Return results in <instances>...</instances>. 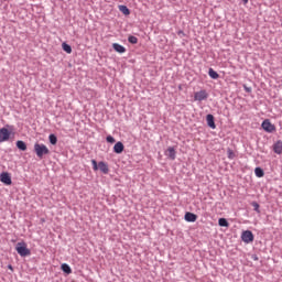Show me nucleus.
Masks as SVG:
<instances>
[{
	"label": "nucleus",
	"mask_w": 282,
	"mask_h": 282,
	"mask_svg": "<svg viewBox=\"0 0 282 282\" xmlns=\"http://www.w3.org/2000/svg\"><path fill=\"white\" fill-rule=\"evenodd\" d=\"M165 155L167 158H170V160H175L176 155H177V152L175 151V148L173 147H170L167 148L166 152H165Z\"/></svg>",
	"instance_id": "9b49d317"
},
{
	"label": "nucleus",
	"mask_w": 282,
	"mask_h": 282,
	"mask_svg": "<svg viewBox=\"0 0 282 282\" xmlns=\"http://www.w3.org/2000/svg\"><path fill=\"white\" fill-rule=\"evenodd\" d=\"M251 206H253V210H254L256 213H261V209H259V208H261V206L259 205V203L252 202V203H251Z\"/></svg>",
	"instance_id": "b1692460"
},
{
	"label": "nucleus",
	"mask_w": 282,
	"mask_h": 282,
	"mask_svg": "<svg viewBox=\"0 0 282 282\" xmlns=\"http://www.w3.org/2000/svg\"><path fill=\"white\" fill-rule=\"evenodd\" d=\"M106 142H108L109 144H113L116 142V139L113 137H111V135H108L106 138Z\"/></svg>",
	"instance_id": "a878e982"
},
{
	"label": "nucleus",
	"mask_w": 282,
	"mask_h": 282,
	"mask_svg": "<svg viewBox=\"0 0 282 282\" xmlns=\"http://www.w3.org/2000/svg\"><path fill=\"white\" fill-rule=\"evenodd\" d=\"M243 89L247 94H252V87H248L247 85H243Z\"/></svg>",
	"instance_id": "bb28decb"
},
{
	"label": "nucleus",
	"mask_w": 282,
	"mask_h": 282,
	"mask_svg": "<svg viewBox=\"0 0 282 282\" xmlns=\"http://www.w3.org/2000/svg\"><path fill=\"white\" fill-rule=\"evenodd\" d=\"M206 122L209 129H217V124H215V116L212 113L206 116Z\"/></svg>",
	"instance_id": "1a4fd4ad"
},
{
	"label": "nucleus",
	"mask_w": 282,
	"mask_h": 282,
	"mask_svg": "<svg viewBox=\"0 0 282 282\" xmlns=\"http://www.w3.org/2000/svg\"><path fill=\"white\" fill-rule=\"evenodd\" d=\"M273 152L276 153V155H281L282 153V141L279 140L273 144Z\"/></svg>",
	"instance_id": "4468645a"
},
{
	"label": "nucleus",
	"mask_w": 282,
	"mask_h": 282,
	"mask_svg": "<svg viewBox=\"0 0 282 282\" xmlns=\"http://www.w3.org/2000/svg\"><path fill=\"white\" fill-rule=\"evenodd\" d=\"M185 221H189L191 224H195L197 221V215L191 212H186L184 216Z\"/></svg>",
	"instance_id": "9d476101"
},
{
	"label": "nucleus",
	"mask_w": 282,
	"mask_h": 282,
	"mask_svg": "<svg viewBox=\"0 0 282 282\" xmlns=\"http://www.w3.org/2000/svg\"><path fill=\"white\" fill-rule=\"evenodd\" d=\"M242 1H243V3H248L249 0H242Z\"/></svg>",
	"instance_id": "c85d7f7f"
},
{
	"label": "nucleus",
	"mask_w": 282,
	"mask_h": 282,
	"mask_svg": "<svg viewBox=\"0 0 282 282\" xmlns=\"http://www.w3.org/2000/svg\"><path fill=\"white\" fill-rule=\"evenodd\" d=\"M128 42L131 43L132 45H135V44H138V37L133 36V35H130L128 37Z\"/></svg>",
	"instance_id": "5701e85b"
},
{
	"label": "nucleus",
	"mask_w": 282,
	"mask_h": 282,
	"mask_svg": "<svg viewBox=\"0 0 282 282\" xmlns=\"http://www.w3.org/2000/svg\"><path fill=\"white\" fill-rule=\"evenodd\" d=\"M241 240L245 243H252V241H254V234H252L250 230H246L241 235Z\"/></svg>",
	"instance_id": "423d86ee"
},
{
	"label": "nucleus",
	"mask_w": 282,
	"mask_h": 282,
	"mask_svg": "<svg viewBox=\"0 0 282 282\" xmlns=\"http://www.w3.org/2000/svg\"><path fill=\"white\" fill-rule=\"evenodd\" d=\"M48 140H50L51 144H53V145L57 144V142H58V138L56 137V134H50Z\"/></svg>",
	"instance_id": "4be33fe9"
},
{
	"label": "nucleus",
	"mask_w": 282,
	"mask_h": 282,
	"mask_svg": "<svg viewBox=\"0 0 282 282\" xmlns=\"http://www.w3.org/2000/svg\"><path fill=\"white\" fill-rule=\"evenodd\" d=\"M91 164H93V169L94 171H101V173H104V175H107L109 173V164H107L104 161H100L99 163L96 160H91Z\"/></svg>",
	"instance_id": "f03ea898"
},
{
	"label": "nucleus",
	"mask_w": 282,
	"mask_h": 282,
	"mask_svg": "<svg viewBox=\"0 0 282 282\" xmlns=\"http://www.w3.org/2000/svg\"><path fill=\"white\" fill-rule=\"evenodd\" d=\"M119 10L120 12H122V14H126V15L131 14V10H129L124 4L119 6Z\"/></svg>",
	"instance_id": "6ab92c4d"
},
{
	"label": "nucleus",
	"mask_w": 282,
	"mask_h": 282,
	"mask_svg": "<svg viewBox=\"0 0 282 282\" xmlns=\"http://www.w3.org/2000/svg\"><path fill=\"white\" fill-rule=\"evenodd\" d=\"M208 76L209 78H213V80H217V78H219V73L215 72L213 68H209Z\"/></svg>",
	"instance_id": "dca6fc26"
},
{
	"label": "nucleus",
	"mask_w": 282,
	"mask_h": 282,
	"mask_svg": "<svg viewBox=\"0 0 282 282\" xmlns=\"http://www.w3.org/2000/svg\"><path fill=\"white\" fill-rule=\"evenodd\" d=\"M261 127L267 133H274V131H276V127L272 124L269 119L262 121Z\"/></svg>",
	"instance_id": "20e7f679"
},
{
	"label": "nucleus",
	"mask_w": 282,
	"mask_h": 282,
	"mask_svg": "<svg viewBox=\"0 0 282 282\" xmlns=\"http://www.w3.org/2000/svg\"><path fill=\"white\" fill-rule=\"evenodd\" d=\"M15 147L20 150V151H28V144L25 143V141H17Z\"/></svg>",
	"instance_id": "2eb2a0df"
},
{
	"label": "nucleus",
	"mask_w": 282,
	"mask_h": 282,
	"mask_svg": "<svg viewBox=\"0 0 282 282\" xmlns=\"http://www.w3.org/2000/svg\"><path fill=\"white\" fill-rule=\"evenodd\" d=\"M254 173H256V177H263V175H265V172H263V169L261 167H256Z\"/></svg>",
	"instance_id": "412c9836"
},
{
	"label": "nucleus",
	"mask_w": 282,
	"mask_h": 282,
	"mask_svg": "<svg viewBox=\"0 0 282 282\" xmlns=\"http://www.w3.org/2000/svg\"><path fill=\"white\" fill-rule=\"evenodd\" d=\"M218 225L221 227V228H228V226H230V224H228V220L226 218H219L218 219Z\"/></svg>",
	"instance_id": "a211bd4d"
},
{
	"label": "nucleus",
	"mask_w": 282,
	"mask_h": 282,
	"mask_svg": "<svg viewBox=\"0 0 282 282\" xmlns=\"http://www.w3.org/2000/svg\"><path fill=\"white\" fill-rule=\"evenodd\" d=\"M15 250L20 257H30V254H32L25 242H18Z\"/></svg>",
	"instance_id": "7ed1b4c3"
},
{
	"label": "nucleus",
	"mask_w": 282,
	"mask_h": 282,
	"mask_svg": "<svg viewBox=\"0 0 282 282\" xmlns=\"http://www.w3.org/2000/svg\"><path fill=\"white\" fill-rule=\"evenodd\" d=\"M8 269L11 270V272H14V267H12V264H8Z\"/></svg>",
	"instance_id": "cd10ccee"
},
{
	"label": "nucleus",
	"mask_w": 282,
	"mask_h": 282,
	"mask_svg": "<svg viewBox=\"0 0 282 282\" xmlns=\"http://www.w3.org/2000/svg\"><path fill=\"white\" fill-rule=\"evenodd\" d=\"M11 132L7 128L0 129V142H8L10 140Z\"/></svg>",
	"instance_id": "6e6552de"
},
{
	"label": "nucleus",
	"mask_w": 282,
	"mask_h": 282,
	"mask_svg": "<svg viewBox=\"0 0 282 282\" xmlns=\"http://www.w3.org/2000/svg\"><path fill=\"white\" fill-rule=\"evenodd\" d=\"M227 155L229 160H235L236 158L235 152L231 149L227 150Z\"/></svg>",
	"instance_id": "393cba45"
},
{
	"label": "nucleus",
	"mask_w": 282,
	"mask_h": 282,
	"mask_svg": "<svg viewBox=\"0 0 282 282\" xmlns=\"http://www.w3.org/2000/svg\"><path fill=\"white\" fill-rule=\"evenodd\" d=\"M124 151V144L122 142H117L113 145V152L117 153L118 155H120V153H122Z\"/></svg>",
	"instance_id": "ddd939ff"
},
{
	"label": "nucleus",
	"mask_w": 282,
	"mask_h": 282,
	"mask_svg": "<svg viewBox=\"0 0 282 282\" xmlns=\"http://www.w3.org/2000/svg\"><path fill=\"white\" fill-rule=\"evenodd\" d=\"M34 153L37 155L39 160H43L44 155H50V149L43 143H35Z\"/></svg>",
	"instance_id": "f257e3e1"
},
{
	"label": "nucleus",
	"mask_w": 282,
	"mask_h": 282,
	"mask_svg": "<svg viewBox=\"0 0 282 282\" xmlns=\"http://www.w3.org/2000/svg\"><path fill=\"white\" fill-rule=\"evenodd\" d=\"M112 50H115V52H117L118 54H124V52H127V48L119 43H113Z\"/></svg>",
	"instance_id": "f8f14e48"
},
{
	"label": "nucleus",
	"mask_w": 282,
	"mask_h": 282,
	"mask_svg": "<svg viewBox=\"0 0 282 282\" xmlns=\"http://www.w3.org/2000/svg\"><path fill=\"white\" fill-rule=\"evenodd\" d=\"M194 100L202 102L204 100H208V91L206 90H199L194 94Z\"/></svg>",
	"instance_id": "39448f33"
},
{
	"label": "nucleus",
	"mask_w": 282,
	"mask_h": 282,
	"mask_svg": "<svg viewBox=\"0 0 282 282\" xmlns=\"http://www.w3.org/2000/svg\"><path fill=\"white\" fill-rule=\"evenodd\" d=\"M0 182H2V184H6V186H11L12 185V176L8 172H2L0 174Z\"/></svg>",
	"instance_id": "0eeeda50"
},
{
	"label": "nucleus",
	"mask_w": 282,
	"mask_h": 282,
	"mask_svg": "<svg viewBox=\"0 0 282 282\" xmlns=\"http://www.w3.org/2000/svg\"><path fill=\"white\" fill-rule=\"evenodd\" d=\"M61 268L65 274H72V267H69V264L63 263Z\"/></svg>",
	"instance_id": "f3484780"
},
{
	"label": "nucleus",
	"mask_w": 282,
	"mask_h": 282,
	"mask_svg": "<svg viewBox=\"0 0 282 282\" xmlns=\"http://www.w3.org/2000/svg\"><path fill=\"white\" fill-rule=\"evenodd\" d=\"M62 50L66 52V54H72V46L67 43H62Z\"/></svg>",
	"instance_id": "aec40b11"
}]
</instances>
